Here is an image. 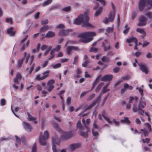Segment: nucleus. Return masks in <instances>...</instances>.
<instances>
[{"instance_id":"obj_1","label":"nucleus","mask_w":152,"mask_h":152,"mask_svg":"<svg viewBox=\"0 0 152 152\" xmlns=\"http://www.w3.org/2000/svg\"><path fill=\"white\" fill-rule=\"evenodd\" d=\"M89 18L86 14L84 15H80L75 20L74 23L76 25H80L81 23L82 26L88 28H93L94 26L90 23L88 20Z\"/></svg>"},{"instance_id":"obj_2","label":"nucleus","mask_w":152,"mask_h":152,"mask_svg":"<svg viewBox=\"0 0 152 152\" xmlns=\"http://www.w3.org/2000/svg\"><path fill=\"white\" fill-rule=\"evenodd\" d=\"M96 35L94 32H85L79 34L78 37L80 38V41L85 43H88L92 40V37Z\"/></svg>"},{"instance_id":"obj_3","label":"nucleus","mask_w":152,"mask_h":152,"mask_svg":"<svg viewBox=\"0 0 152 152\" xmlns=\"http://www.w3.org/2000/svg\"><path fill=\"white\" fill-rule=\"evenodd\" d=\"M48 134H41L39 137V141L40 144L42 145H46L45 140L48 138Z\"/></svg>"},{"instance_id":"obj_4","label":"nucleus","mask_w":152,"mask_h":152,"mask_svg":"<svg viewBox=\"0 0 152 152\" xmlns=\"http://www.w3.org/2000/svg\"><path fill=\"white\" fill-rule=\"evenodd\" d=\"M72 134H62V135L61 136V137L60 139H59L57 136L56 135H55L54 137H52L54 138L56 140L58 139L60 142L61 140H66L70 139L72 136Z\"/></svg>"},{"instance_id":"obj_5","label":"nucleus","mask_w":152,"mask_h":152,"mask_svg":"<svg viewBox=\"0 0 152 152\" xmlns=\"http://www.w3.org/2000/svg\"><path fill=\"white\" fill-rule=\"evenodd\" d=\"M147 19L143 15L140 16L139 19V23L137 24V26H145L147 23Z\"/></svg>"},{"instance_id":"obj_6","label":"nucleus","mask_w":152,"mask_h":152,"mask_svg":"<svg viewBox=\"0 0 152 152\" xmlns=\"http://www.w3.org/2000/svg\"><path fill=\"white\" fill-rule=\"evenodd\" d=\"M138 64L139 66V69L140 70L146 74L148 73V70L146 65L142 63H138Z\"/></svg>"},{"instance_id":"obj_7","label":"nucleus","mask_w":152,"mask_h":152,"mask_svg":"<svg viewBox=\"0 0 152 152\" xmlns=\"http://www.w3.org/2000/svg\"><path fill=\"white\" fill-rule=\"evenodd\" d=\"M146 3H147L146 0H140L138 3V7L140 11H142L144 10L145 7Z\"/></svg>"},{"instance_id":"obj_8","label":"nucleus","mask_w":152,"mask_h":152,"mask_svg":"<svg viewBox=\"0 0 152 152\" xmlns=\"http://www.w3.org/2000/svg\"><path fill=\"white\" fill-rule=\"evenodd\" d=\"M53 141V146H52V150L53 152H58V150H57L55 145V144L57 145H59L60 141L58 139H57L56 141V140L54 138H52Z\"/></svg>"},{"instance_id":"obj_9","label":"nucleus","mask_w":152,"mask_h":152,"mask_svg":"<svg viewBox=\"0 0 152 152\" xmlns=\"http://www.w3.org/2000/svg\"><path fill=\"white\" fill-rule=\"evenodd\" d=\"M102 46L103 47L104 50L105 51H107L110 48V45L106 39H105L104 41L102 43Z\"/></svg>"},{"instance_id":"obj_10","label":"nucleus","mask_w":152,"mask_h":152,"mask_svg":"<svg viewBox=\"0 0 152 152\" xmlns=\"http://www.w3.org/2000/svg\"><path fill=\"white\" fill-rule=\"evenodd\" d=\"M80 146L81 144L80 143H73L70 145L69 148L71 151L73 152Z\"/></svg>"},{"instance_id":"obj_11","label":"nucleus","mask_w":152,"mask_h":152,"mask_svg":"<svg viewBox=\"0 0 152 152\" xmlns=\"http://www.w3.org/2000/svg\"><path fill=\"white\" fill-rule=\"evenodd\" d=\"M72 50L78 51L79 50V48L76 46H69L67 47L66 49V53L67 55H70L71 54V51Z\"/></svg>"},{"instance_id":"obj_12","label":"nucleus","mask_w":152,"mask_h":152,"mask_svg":"<svg viewBox=\"0 0 152 152\" xmlns=\"http://www.w3.org/2000/svg\"><path fill=\"white\" fill-rule=\"evenodd\" d=\"M113 78V76L111 75H107L103 76L101 80L103 81H110Z\"/></svg>"},{"instance_id":"obj_13","label":"nucleus","mask_w":152,"mask_h":152,"mask_svg":"<svg viewBox=\"0 0 152 152\" xmlns=\"http://www.w3.org/2000/svg\"><path fill=\"white\" fill-rule=\"evenodd\" d=\"M146 105V102L142 98H141L138 105V109L141 110L145 107Z\"/></svg>"},{"instance_id":"obj_14","label":"nucleus","mask_w":152,"mask_h":152,"mask_svg":"<svg viewBox=\"0 0 152 152\" xmlns=\"http://www.w3.org/2000/svg\"><path fill=\"white\" fill-rule=\"evenodd\" d=\"M22 125L24 128L26 130L30 131L32 129V128L31 126L28 123L23 122Z\"/></svg>"},{"instance_id":"obj_15","label":"nucleus","mask_w":152,"mask_h":152,"mask_svg":"<svg viewBox=\"0 0 152 152\" xmlns=\"http://www.w3.org/2000/svg\"><path fill=\"white\" fill-rule=\"evenodd\" d=\"M22 77L20 73H17L15 78L14 79L13 81L15 83H19V81L21 79Z\"/></svg>"},{"instance_id":"obj_16","label":"nucleus","mask_w":152,"mask_h":152,"mask_svg":"<svg viewBox=\"0 0 152 152\" xmlns=\"http://www.w3.org/2000/svg\"><path fill=\"white\" fill-rule=\"evenodd\" d=\"M126 41L127 43L129 44L132 42H134L135 43H136L137 42V39L135 37H132L130 38L127 39Z\"/></svg>"},{"instance_id":"obj_17","label":"nucleus","mask_w":152,"mask_h":152,"mask_svg":"<svg viewBox=\"0 0 152 152\" xmlns=\"http://www.w3.org/2000/svg\"><path fill=\"white\" fill-rule=\"evenodd\" d=\"M24 60V57H23L21 59H19L18 60L17 64L16 65V66L17 68L20 69L21 68Z\"/></svg>"},{"instance_id":"obj_18","label":"nucleus","mask_w":152,"mask_h":152,"mask_svg":"<svg viewBox=\"0 0 152 152\" xmlns=\"http://www.w3.org/2000/svg\"><path fill=\"white\" fill-rule=\"evenodd\" d=\"M69 31L68 30H62L58 33V35L61 36H65L68 35Z\"/></svg>"},{"instance_id":"obj_19","label":"nucleus","mask_w":152,"mask_h":152,"mask_svg":"<svg viewBox=\"0 0 152 152\" xmlns=\"http://www.w3.org/2000/svg\"><path fill=\"white\" fill-rule=\"evenodd\" d=\"M53 128L57 130L59 132L61 133H66V132H62V131L58 125L57 123H54L53 125Z\"/></svg>"},{"instance_id":"obj_20","label":"nucleus","mask_w":152,"mask_h":152,"mask_svg":"<svg viewBox=\"0 0 152 152\" xmlns=\"http://www.w3.org/2000/svg\"><path fill=\"white\" fill-rule=\"evenodd\" d=\"M115 15V12H111L109 14L108 18L109 21L110 22L113 21L114 19Z\"/></svg>"},{"instance_id":"obj_21","label":"nucleus","mask_w":152,"mask_h":152,"mask_svg":"<svg viewBox=\"0 0 152 152\" xmlns=\"http://www.w3.org/2000/svg\"><path fill=\"white\" fill-rule=\"evenodd\" d=\"M55 35V32L52 31H49L45 36L46 38H52Z\"/></svg>"},{"instance_id":"obj_22","label":"nucleus","mask_w":152,"mask_h":152,"mask_svg":"<svg viewBox=\"0 0 152 152\" xmlns=\"http://www.w3.org/2000/svg\"><path fill=\"white\" fill-rule=\"evenodd\" d=\"M30 42V41L28 40L26 43H24L22 47L21 48L20 50L22 51L24 50L26 47H27L29 45Z\"/></svg>"},{"instance_id":"obj_23","label":"nucleus","mask_w":152,"mask_h":152,"mask_svg":"<svg viewBox=\"0 0 152 152\" xmlns=\"http://www.w3.org/2000/svg\"><path fill=\"white\" fill-rule=\"evenodd\" d=\"M13 28L11 27L7 30V32L8 34L11 36H14L15 35V32L13 31Z\"/></svg>"},{"instance_id":"obj_24","label":"nucleus","mask_w":152,"mask_h":152,"mask_svg":"<svg viewBox=\"0 0 152 152\" xmlns=\"http://www.w3.org/2000/svg\"><path fill=\"white\" fill-rule=\"evenodd\" d=\"M124 119L121 120L120 122L122 123H126L127 124H129L131 122L129 120V118L127 117H124Z\"/></svg>"},{"instance_id":"obj_25","label":"nucleus","mask_w":152,"mask_h":152,"mask_svg":"<svg viewBox=\"0 0 152 152\" xmlns=\"http://www.w3.org/2000/svg\"><path fill=\"white\" fill-rule=\"evenodd\" d=\"M103 8L102 7H100L99 9L97 10L94 14L95 17H97L101 13L102 11Z\"/></svg>"},{"instance_id":"obj_26","label":"nucleus","mask_w":152,"mask_h":152,"mask_svg":"<svg viewBox=\"0 0 152 152\" xmlns=\"http://www.w3.org/2000/svg\"><path fill=\"white\" fill-rule=\"evenodd\" d=\"M101 76L100 75H99L96 78L95 81L94 82L91 88V90L93 89L95 87L96 84L98 83V81L99 80Z\"/></svg>"},{"instance_id":"obj_27","label":"nucleus","mask_w":152,"mask_h":152,"mask_svg":"<svg viewBox=\"0 0 152 152\" xmlns=\"http://www.w3.org/2000/svg\"><path fill=\"white\" fill-rule=\"evenodd\" d=\"M104 111H103L102 112V116L104 119V120L107 121L109 124H111L112 123V121L110 120V119L105 116L104 114Z\"/></svg>"},{"instance_id":"obj_28","label":"nucleus","mask_w":152,"mask_h":152,"mask_svg":"<svg viewBox=\"0 0 152 152\" xmlns=\"http://www.w3.org/2000/svg\"><path fill=\"white\" fill-rule=\"evenodd\" d=\"M49 29V26L48 25H45L42 27L40 30V32L45 31Z\"/></svg>"},{"instance_id":"obj_29","label":"nucleus","mask_w":152,"mask_h":152,"mask_svg":"<svg viewBox=\"0 0 152 152\" xmlns=\"http://www.w3.org/2000/svg\"><path fill=\"white\" fill-rule=\"evenodd\" d=\"M52 2V0H47L42 3V6L43 7L46 6L50 4Z\"/></svg>"},{"instance_id":"obj_30","label":"nucleus","mask_w":152,"mask_h":152,"mask_svg":"<svg viewBox=\"0 0 152 152\" xmlns=\"http://www.w3.org/2000/svg\"><path fill=\"white\" fill-rule=\"evenodd\" d=\"M104 83H99L96 88L95 91L96 92H98L101 89L102 86L104 85Z\"/></svg>"},{"instance_id":"obj_31","label":"nucleus","mask_w":152,"mask_h":152,"mask_svg":"<svg viewBox=\"0 0 152 152\" xmlns=\"http://www.w3.org/2000/svg\"><path fill=\"white\" fill-rule=\"evenodd\" d=\"M136 31H137V32L140 33L141 34L144 35L145 36L146 35V33L144 31V30L143 29H142V28H138L136 29Z\"/></svg>"},{"instance_id":"obj_32","label":"nucleus","mask_w":152,"mask_h":152,"mask_svg":"<svg viewBox=\"0 0 152 152\" xmlns=\"http://www.w3.org/2000/svg\"><path fill=\"white\" fill-rule=\"evenodd\" d=\"M27 114L28 116L27 119L28 121H31L36 120V118L34 117H32L29 113L28 112L27 113Z\"/></svg>"},{"instance_id":"obj_33","label":"nucleus","mask_w":152,"mask_h":152,"mask_svg":"<svg viewBox=\"0 0 152 152\" xmlns=\"http://www.w3.org/2000/svg\"><path fill=\"white\" fill-rule=\"evenodd\" d=\"M108 85H107L103 87L101 91L102 94H104L109 91V89H107Z\"/></svg>"},{"instance_id":"obj_34","label":"nucleus","mask_w":152,"mask_h":152,"mask_svg":"<svg viewBox=\"0 0 152 152\" xmlns=\"http://www.w3.org/2000/svg\"><path fill=\"white\" fill-rule=\"evenodd\" d=\"M145 126L147 130V131L149 132H151V126L149 124L147 123L145 124Z\"/></svg>"},{"instance_id":"obj_35","label":"nucleus","mask_w":152,"mask_h":152,"mask_svg":"<svg viewBox=\"0 0 152 152\" xmlns=\"http://www.w3.org/2000/svg\"><path fill=\"white\" fill-rule=\"evenodd\" d=\"M49 73V71H47L43 73V76H42L43 79H45L48 75Z\"/></svg>"},{"instance_id":"obj_36","label":"nucleus","mask_w":152,"mask_h":152,"mask_svg":"<svg viewBox=\"0 0 152 152\" xmlns=\"http://www.w3.org/2000/svg\"><path fill=\"white\" fill-rule=\"evenodd\" d=\"M135 100V101H137L138 99V98L137 96H135L134 97H130V99L129 100V103H132L133 102V100Z\"/></svg>"},{"instance_id":"obj_37","label":"nucleus","mask_w":152,"mask_h":152,"mask_svg":"<svg viewBox=\"0 0 152 152\" xmlns=\"http://www.w3.org/2000/svg\"><path fill=\"white\" fill-rule=\"evenodd\" d=\"M95 105L94 103L92 102L90 105L88 107L86 108L84 110V111H86L88 110H90Z\"/></svg>"},{"instance_id":"obj_38","label":"nucleus","mask_w":152,"mask_h":152,"mask_svg":"<svg viewBox=\"0 0 152 152\" xmlns=\"http://www.w3.org/2000/svg\"><path fill=\"white\" fill-rule=\"evenodd\" d=\"M102 60L103 62L107 63L109 61L110 59L109 58L104 56L102 57Z\"/></svg>"},{"instance_id":"obj_39","label":"nucleus","mask_w":152,"mask_h":152,"mask_svg":"<svg viewBox=\"0 0 152 152\" xmlns=\"http://www.w3.org/2000/svg\"><path fill=\"white\" fill-rule=\"evenodd\" d=\"M147 4L150 5V7L148 8V10H151L152 8V2L150 0H146Z\"/></svg>"},{"instance_id":"obj_40","label":"nucleus","mask_w":152,"mask_h":152,"mask_svg":"<svg viewBox=\"0 0 152 152\" xmlns=\"http://www.w3.org/2000/svg\"><path fill=\"white\" fill-rule=\"evenodd\" d=\"M125 29L124 30L123 33L124 34H126L129 32L130 28H129V27L127 25H126L125 26Z\"/></svg>"},{"instance_id":"obj_41","label":"nucleus","mask_w":152,"mask_h":152,"mask_svg":"<svg viewBox=\"0 0 152 152\" xmlns=\"http://www.w3.org/2000/svg\"><path fill=\"white\" fill-rule=\"evenodd\" d=\"M78 60V57L77 56H76L74 58V61L73 62V64L74 65H76L77 64Z\"/></svg>"},{"instance_id":"obj_42","label":"nucleus","mask_w":152,"mask_h":152,"mask_svg":"<svg viewBox=\"0 0 152 152\" xmlns=\"http://www.w3.org/2000/svg\"><path fill=\"white\" fill-rule=\"evenodd\" d=\"M77 126L78 128L82 130L83 128L82 126L81 125L80 121H78L77 124Z\"/></svg>"},{"instance_id":"obj_43","label":"nucleus","mask_w":152,"mask_h":152,"mask_svg":"<svg viewBox=\"0 0 152 152\" xmlns=\"http://www.w3.org/2000/svg\"><path fill=\"white\" fill-rule=\"evenodd\" d=\"M35 80H43L42 76L41 77V75L40 74H38L36 76Z\"/></svg>"},{"instance_id":"obj_44","label":"nucleus","mask_w":152,"mask_h":152,"mask_svg":"<svg viewBox=\"0 0 152 152\" xmlns=\"http://www.w3.org/2000/svg\"><path fill=\"white\" fill-rule=\"evenodd\" d=\"M55 81L53 79H51L49 80L47 83L48 85H53Z\"/></svg>"},{"instance_id":"obj_45","label":"nucleus","mask_w":152,"mask_h":152,"mask_svg":"<svg viewBox=\"0 0 152 152\" xmlns=\"http://www.w3.org/2000/svg\"><path fill=\"white\" fill-rule=\"evenodd\" d=\"M71 9V7L70 6H68L62 9V10L65 12H69L70 11Z\"/></svg>"},{"instance_id":"obj_46","label":"nucleus","mask_w":152,"mask_h":152,"mask_svg":"<svg viewBox=\"0 0 152 152\" xmlns=\"http://www.w3.org/2000/svg\"><path fill=\"white\" fill-rule=\"evenodd\" d=\"M49 62V61L48 60L45 61L44 63H43L42 65V68H44L48 64Z\"/></svg>"},{"instance_id":"obj_47","label":"nucleus","mask_w":152,"mask_h":152,"mask_svg":"<svg viewBox=\"0 0 152 152\" xmlns=\"http://www.w3.org/2000/svg\"><path fill=\"white\" fill-rule=\"evenodd\" d=\"M137 15V13L136 12H132V19L134 20Z\"/></svg>"},{"instance_id":"obj_48","label":"nucleus","mask_w":152,"mask_h":152,"mask_svg":"<svg viewBox=\"0 0 152 152\" xmlns=\"http://www.w3.org/2000/svg\"><path fill=\"white\" fill-rule=\"evenodd\" d=\"M61 66V64L59 63H57L53 66V69H57L59 68Z\"/></svg>"},{"instance_id":"obj_49","label":"nucleus","mask_w":152,"mask_h":152,"mask_svg":"<svg viewBox=\"0 0 152 152\" xmlns=\"http://www.w3.org/2000/svg\"><path fill=\"white\" fill-rule=\"evenodd\" d=\"M150 140L149 138H145V139H142V141L144 143H149Z\"/></svg>"},{"instance_id":"obj_50","label":"nucleus","mask_w":152,"mask_h":152,"mask_svg":"<svg viewBox=\"0 0 152 152\" xmlns=\"http://www.w3.org/2000/svg\"><path fill=\"white\" fill-rule=\"evenodd\" d=\"M64 92L65 91L64 90H62L58 93V94L60 96V98L61 99V100H64L63 97L62 96V94L64 93Z\"/></svg>"},{"instance_id":"obj_51","label":"nucleus","mask_w":152,"mask_h":152,"mask_svg":"<svg viewBox=\"0 0 152 152\" xmlns=\"http://www.w3.org/2000/svg\"><path fill=\"white\" fill-rule=\"evenodd\" d=\"M136 89H138L142 97L141 98H143V90L141 88H138V87H137Z\"/></svg>"},{"instance_id":"obj_52","label":"nucleus","mask_w":152,"mask_h":152,"mask_svg":"<svg viewBox=\"0 0 152 152\" xmlns=\"http://www.w3.org/2000/svg\"><path fill=\"white\" fill-rule=\"evenodd\" d=\"M146 15L147 16L149 19H151L152 18V12H147L146 14Z\"/></svg>"},{"instance_id":"obj_53","label":"nucleus","mask_w":152,"mask_h":152,"mask_svg":"<svg viewBox=\"0 0 152 152\" xmlns=\"http://www.w3.org/2000/svg\"><path fill=\"white\" fill-rule=\"evenodd\" d=\"M95 95L94 94H92L91 95H90L87 98V100L90 101L95 96Z\"/></svg>"},{"instance_id":"obj_54","label":"nucleus","mask_w":152,"mask_h":152,"mask_svg":"<svg viewBox=\"0 0 152 152\" xmlns=\"http://www.w3.org/2000/svg\"><path fill=\"white\" fill-rule=\"evenodd\" d=\"M6 22L7 23H10L11 24L13 23L12 20L11 18H7L6 19Z\"/></svg>"},{"instance_id":"obj_55","label":"nucleus","mask_w":152,"mask_h":152,"mask_svg":"<svg viewBox=\"0 0 152 152\" xmlns=\"http://www.w3.org/2000/svg\"><path fill=\"white\" fill-rule=\"evenodd\" d=\"M28 35H26L25 36V37L23 38L22 39L20 42V44H23V42H24L28 38Z\"/></svg>"},{"instance_id":"obj_56","label":"nucleus","mask_w":152,"mask_h":152,"mask_svg":"<svg viewBox=\"0 0 152 152\" xmlns=\"http://www.w3.org/2000/svg\"><path fill=\"white\" fill-rule=\"evenodd\" d=\"M61 48V46L60 45H58L56 46V48H53V50H54L55 51L58 52L60 50Z\"/></svg>"},{"instance_id":"obj_57","label":"nucleus","mask_w":152,"mask_h":152,"mask_svg":"<svg viewBox=\"0 0 152 152\" xmlns=\"http://www.w3.org/2000/svg\"><path fill=\"white\" fill-rule=\"evenodd\" d=\"M89 61L86 60L82 64V66L84 67H86L87 64L89 63Z\"/></svg>"},{"instance_id":"obj_58","label":"nucleus","mask_w":152,"mask_h":152,"mask_svg":"<svg viewBox=\"0 0 152 152\" xmlns=\"http://www.w3.org/2000/svg\"><path fill=\"white\" fill-rule=\"evenodd\" d=\"M6 100L4 99H3L1 100V105L2 106L5 105L6 104Z\"/></svg>"},{"instance_id":"obj_59","label":"nucleus","mask_w":152,"mask_h":152,"mask_svg":"<svg viewBox=\"0 0 152 152\" xmlns=\"http://www.w3.org/2000/svg\"><path fill=\"white\" fill-rule=\"evenodd\" d=\"M112 121L113 122L115 125L116 126H118L119 125L120 123L119 121H117L115 119H113Z\"/></svg>"},{"instance_id":"obj_60","label":"nucleus","mask_w":152,"mask_h":152,"mask_svg":"<svg viewBox=\"0 0 152 152\" xmlns=\"http://www.w3.org/2000/svg\"><path fill=\"white\" fill-rule=\"evenodd\" d=\"M37 147L36 144H35L32 147L31 152H37Z\"/></svg>"},{"instance_id":"obj_61","label":"nucleus","mask_w":152,"mask_h":152,"mask_svg":"<svg viewBox=\"0 0 152 152\" xmlns=\"http://www.w3.org/2000/svg\"><path fill=\"white\" fill-rule=\"evenodd\" d=\"M54 88V86L53 85H50L48 89V90L49 92L51 91Z\"/></svg>"},{"instance_id":"obj_62","label":"nucleus","mask_w":152,"mask_h":152,"mask_svg":"<svg viewBox=\"0 0 152 152\" xmlns=\"http://www.w3.org/2000/svg\"><path fill=\"white\" fill-rule=\"evenodd\" d=\"M120 69L118 67H115L113 70V72L115 73H117L120 71Z\"/></svg>"},{"instance_id":"obj_63","label":"nucleus","mask_w":152,"mask_h":152,"mask_svg":"<svg viewBox=\"0 0 152 152\" xmlns=\"http://www.w3.org/2000/svg\"><path fill=\"white\" fill-rule=\"evenodd\" d=\"M100 101V99L99 98L97 97L96 98V99L93 102L94 103L95 105L96 103H99Z\"/></svg>"},{"instance_id":"obj_64","label":"nucleus","mask_w":152,"mask_h":152,"mask_svg":"<svg viewBox=\"0 0 152 152\" xmlns=\"http://www.w3.org/2000/svg\"><path fill=\"white\" fill-rule=\"evenodd\" d=\"M129 78L130 76L129 75H127L123 77L122 78V79L124 80H128L129 79Z\"/></svg>"}]
</instances>
